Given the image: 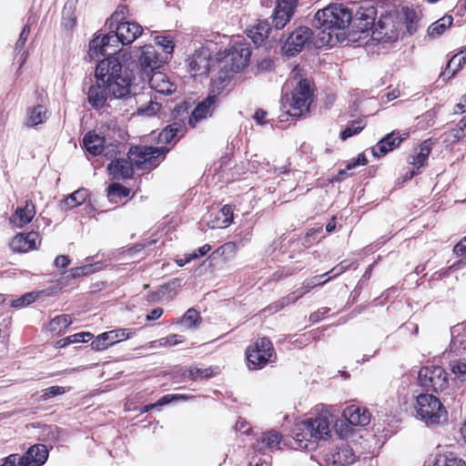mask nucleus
I'll use <instances>...</instances> for the list:
<instances>
[{"instance_id": "49530a36", "label": "nucleus", "mask_w": 466, "mask_h": 466, "mask_svg": "<svg viewBox=\"0 0 466 466\" xmlns=\"http://www.w3.org/2000/svg\"><path fill=\"white\" fill-rule=\"evenodd\" d=\"M182 337L177 334H172L165 338H161L157 340L151 341L149 343V348L155 347H171L176 346L183 341Z\"/></svg>"}, {"instance_id": "b1692460", "label": "nucleus", "mask_w": 466, "mask_h": 466, "mask_svg": "<svg viewBox=\"0 0 466 466\" xmlns=\"http://www.w3.org/2000/svg\"><path fill=\"white\" fill-rule=\"evenodd\" d=\"M406 137H401L399 132H391L381 138L375 147H372V153L375 157H381L388 152L398 147Z\"/></svg>"}, {"instance_id": "f3484780", "label": "nucleus", "mask_w": 466, "mask_h": 466, "mask_svg": "<svg viewBox=\"0 0 466 466\" xmlns=\"http://www.w3.org/2000/svg\"><path fill=\"white\" fill-rule=\"evenodd\" d=\"M115 99L125 98L132 93L131 78L127 72H121L105 84Z\"/></svg>"}, {"instance_id": "7ed1b4c3", "label": "nucleus", "mask_w": 466, "mask_h": 466, "mask_svg": "<svg viewBox=\"0 0 466 466\" xmlns=\"http://www.w3.org/2000/svg\"><path fill=\"white\" fill-rule=\"evenodd\" d=\"M352 20V11L342 4H332L319 10L314 16V26L323 30H329L328 35L336 29L346 28Z\"/></svg>"}, {"instance_id": "bb28decb", "label": "nucleus", "mask_w": 466, "mask_h": 466, "mask_svg": "<svg viewBox=\"0 0 466 466\" xmlns=\"http://www.w3.org/2000/svg\"><path fill=\"white\" fill-rule=\"evenodd\" d=\"M344 418L354 426H366L370 421V413L366 408L350 406L343 411Z\"/></svg>"}, {"instance_id": "0eeeda50", "label": "nucleus", "mask_w": 466, "mask_h": 466, "mask_svg": "<svg viewBox=\"0 0 466 466\" xmlns=\"http://www.w3.org/2000/svg\"><path fill=\"white\" fill-rule=\"evenodd\" d=\"M166 152L167 149L164 147L136 146L129 149L128 158L137 167L150 168L157 165Z\"/></svg>"}, {"instance_id": "c85d7f7f", "label": "nucleus", "mask_w": 466, "mask_h": 466, "mask_svg": "<svg viewBox=\"0 0 466 466\" xmlns=\"http://www.w3.org/2000/svg\"><path fill=\"white\" fill-rule=\"evenodd\" d=\"M132 164L134 163L129 158L128 160L120 158L111 162L108 165L107 169L110 175H112L116 179L128 178L134 172Z\"/></svg>"}, {"instance_id": "c03bdc74", "label": "nucleus", "mask_w": 466, "mask_h": 466, "mask_svg": "<svg viewBox=\"0 0 466 466\" xmlns=\"http://www.w3.org/2000/svg\"><path fill=\"white\" fill-rule=\"evenodd\" d=\"M365 127V123L362 119H358L350 122L346 128L340 133V138L346 140L347 138L358 134Z\"/></svg>"}, {"instance_id": "37998d69", "label": "nucleus", "mask_w": 466, "mask_h": 466, "mask_svg": "<svg viewBox=\"0 0 466 466\" xmlns=\"http://www.w3.org/2000/svg\"><path fill=\"white\" fill-rule=\"evenodd\" d=\"M181 130L182 127L178 123L169 125L160 132L159 140L164 143H170L177 137L178 132Z\"/></svg>"}, {"instance_id": "9b49d317", "label": "nucleus", "mask_w": 466, "mask_h": 466, "mask_svg": "<svg viewBox=\"0 0 466 466\" xmlns=\"http://www.w3.org/2000/svg\"><path fill=\"white\" fill-rule=\"evenodd\" d=\"M310 38L311 31L309 28L304 26L297 28L287 38L283 46L284 53L287 56H295L302 50Z\"/></svg>"}, {"instance_id": "a18cd8bd", "label": "nucleus", "mask_w": 466, "mask_h": 466, "mask_svg": "<svg viewBox=\"0 0 466 466\" xmlns=\"http://www.w3.org/2000/svg\"><path fill=\"white\" fill-rule=\"evenodd\" d=\"M157 98L155 97V100L153 101L152 98H150V101L147 105L139 106L137 109L138 115L152 116L157 113H160L162 105L161 103L157 102Z\"/></svg>"}, {"instance_id": "f257e3e1", "label": "nucleus", "mask_w": 466, "mask_h": 466, "mask_svg": "<svg viewBox=\"0 0 466 466\" xmlns=\"http://www.w3.org/2000/svg\"><path fill=\"white\" fill-rule=\"evenodd\" d=\"M111 31L102 37L94 38L89 44V56L94 59L99 55H116L117 44H132L143 33V27L137 22L125 21L110 28Z\"/></svg>"}, {"instance_id": "ddd939ff", "label": "nucleus", "mask_w": 466, "mask_h": 466, "mask_svg": "<svg viewBox=\"0 0 466 466\" xmlns=\"http://www.w3.org/2000/svg\"><path fill=\"white\" fill-rule=\"evenodd\" d=\"M297 4L298 0L277 1V5L271 16L272 24L276 29H282L290 21Z\"/></svg>"}, {"instance_id": "bf43d9fd", "label": "nucleus", "mask_w": 466, "mask_h": 466, "mask_svg": "<svg viewBox=\"0 0 466 466\" xmlns=\"http://www.w3.org/2000/svg\"><path fill=\"white\" fill-rule=\"evenodd\" d=\"M92 272V266L86 265L83 267H78L71 269V274L73 277H80L85 276Z\"/></svg>"}, {"instance_id": "cd10ccee", "label": "nucleus", "mask_w": 466, "mask_h": 466, "mask_svg": "<svg viewBox=\"0 0 466 466\" xmlns=\"http://www.w3.org/2000/svg\"><path fill=\"white\" fill-rule=\"evenodd\" d=\"M83 144L86 151H88L93 156H97L100 154H105L107 156L109 154V151H106L107 147L105 146V138L96 133H86L83 138Z\"/></svg>"}, {"instance_id": "5fc2aeb1", "label": "nucleus", "mask_w": 466, "mask_h": 466, "mask_svg": "<svg viewBox=\"0 0 466 466\" xmlns=\"http://www.w3.org/2000/svg\"><path fill=\"white\" fill-rule=\"evenodd\" d=\"M179 287L180 281L177 279H174L170 282L161 287L160 293L165 294L167 292H172V294L169 295V298L172 299L177 293V289H179Z\"/></svg>"}, {"instance_id": "20e7f679", "label": "nucleus", "mask_w": 466, "mask_h": 466, "mask_svg": "<svg viewBox=\"0 0 466 466\" xmlns=\"http://www.w3.org/2000/svg\"><path fill=\"white\" fill-rule=\"evenodd\" d=\"M416 413L428 426L440 425L448 420L445 407L431 394H420L417 397Z\"/></svg>"}, {"instance_id": "338daca9", "label": "nucleus", "mask_w": 466, "mask_h": 466, "mask_svg": "<svg viewBox=\"0 0 466 466\" xmlns=\"http://www.w3.org/2000/svg\"><path fill=\"white\" fill-rule=\"evenodd\" d=\"M249 34H250L249 36L251 37V39L254 42V44H256L258 46L260 45L267 38L264 35H257L256 31L254 29H251L249 31Z\"/></svg>"}, {"instance_id": "09e8293b", "label": "nucleus", "mask_w": 466, "mask_h": 466, "mask_svg": "<svg viewBox=\"0 0 466 466\" xmlns=\"http://www.w3.org/2000/svg\"><path fill=\"white\" fill-rule=\"evenodd\" d=\"M200 319L198 312L194 309H189L185 313L181 319V325L187 329H193L198 326V321Z\"/></svg>"}, {"instance_id": "ea45409f", "label": "nucleus", "mask_w": 466, "mask_h": 466, "mask_svg": "<svg viewBox=\"0 0 466 466\" xmlns=\"http://www.w3.org/2000/svg\"><path fill=\"white\" fill-rule=\"evenodd\" d=\"M72 317L67 314H63L55 317L48 324V329L51 332L61 333L70 324H72Z\"/></svg>"}, {"instance_id": "e433bc0d", "label": "nucleus", "mask_w": 466, "mask_h": 466, "mask_svg": "<svg viewBox=\"0 0 466 466\" xmlns=\"http://www.w3.org/2000/svg\"><path fill=\"white\" fill-rule=\"evenodd\" d=\"M466 137V116L462 117L454 128L445 133V141L455 144Z\"/></svg>"}, {"instance_id": "58836bf2", "label": "nucleus", "mask_w": 466, "mask_h": 466, "mask_svg": "<svg viewBox=\"0 0 466 466\" xmlns=\"http://www.w3.org/2000/svg\"><path fill=\"white\" fill-rule=\"evenodd\" d=\"M280 441L281 435L279 432L275 431L266 432L261 437V444L263 445L261 450H278L279 449Z\"/></svg>"}, {"instance_id": "f8f14e48", "label": "nucleus", "mask_w": 466, "mask_h": 466, "mask_svg": "<svg viewBox=\"0 0 466 466\" xmlns=\"http://www.w3.org/2000/svg\"><path fill=\"white\" fill-rule=\"evenodd\" d=\"M377 16V9L370 4H364L360 5L355 14L353 19L354 27L360 32H366L374 29L376 25L375 19Z\"/></svg>"}, {"instance_id": "9d476101", "label": "nucleus", "mask_w": 466, "mask_h": 466, "mask_svg": "<svg viewBox=\"0 0 466 466\" xmlns=\"http://www.w3.org/2000/svg\"><path fill=\"white\" fill-rule=\"evenodd\" d=\"M136 331L132 329H116L103 332L91 342V348L96 351L107 350L109 347L130 339Z\"/></svg>"}, {"instance_id": "4be33fe9", "label": "nucleus", "mask_w": 466, "mask_h": 466, "mask_svg": "<svg viewBox=\"0 0 466 466\" xmlns=\"http://www.w3.org/2000/svg\"><path fill=\"white\" fill-rule=\"evenodd\" d=\"M321 276H315L310 279H308L303 282L302 287L298 289L293 293L288 295L285 298H282L280 300L271 305L269 309H274L275 311L279 310L283 307L295 303L299 298L308 293L312 288L320 285L319 282H314V279H319Z\"/></svg>"}, {"instance_id": "c9c22d12", "label": "nucleus", "mask_w": 466, "mask_h": 466, "mask_svg": "<svg viewBox=\"0 0 466 466\" xmlns=\"http://www.w3.org/2000/svg\"><path fill=\"white\" fill-rule=\"evenodd\" d=\"M452 22L453 18L451 15H444L429 26V35L433 38L441 35L452 25Z\"/></svg>"}, {"instance_id": "774afa93", "label": "nucleus", "mask_w": 466, "mask_h": 466, "mask_svg": "<svg viewBox=\"0 0 466 466\" xmlns=\"http://www.w3.org/2000/svg\"><path fill=\"white\" fill-rule=\"evenodd\" d=\"M237 431H240L243 434H248L250 431V428L248 427L247 423L244 420H238L236 423Z\"/></svg>"}, {"instance_id": "423d86ee", "label": "nucleus", "mask_w": 466, "mask_h": 466, "mask_svg": "<svg viewBox=\"0 0 466 466\" xmlns=\"http://www.w3.org/2000/svg\"><path fill=\"white\" fill-rule=\"evenodd\" d=\"M419 383L427 390L442 392L448 388V373L440 366H428L420 370Z\"/></svg>"}, {"instance_id": "1a4fd4ad", "label": "nucleus", "mask_w": 466, "mask_h": 466, "mask_svg": "<svg viewBox=\"0 0 466 466\" xmlns=\"http://www.w3.org/2000/svg\"><path fill=\"white\" fill-rule=\"evenodd\" d=\"M250 55L247 45L237 44L228 50L220 63L227 71L238 72L248 66Z\"/></svg>"}, {"instance_id": "2eb2a0df", "label": "nucleus", "mask_w": 466, "mask_h": 466, "mask_svg": "<svg viewBox=\"0 0 466 466\" xmlns=\"http://www.w3.org/2000/svg\"><path fill=\"white\" fill-rule=\"evenodd\" d=\"M372 36L379 41L385 42H392L398 38V30L391 15H380L372 31Z\"/></svg>"}, {"instance_id": "603ef678", "label": "nucleus", "mask_w": 466, "mask_h": 466, "mask_svg": "<svg viewBox=\"0 0 466 466\" xmlns=\"http://www.w3.org/2000/svg\"><path fill=\"white\" fill-rule=\"evenodd\" d=\"M35 299V296L34 295V293H26L23 296H21L20 298L16 299H14L11 303V306L13 308H23V307H25V306H28L30 305L31 303H33Z\"/></svg>"}, {"instance_id": "6ab92c4d", "label": "nucleus", "mask_w": 466, "mask_h": 466, "mask_svg": "<svg viewBox=\"0 0 466 466\" xmlns=\"http://www.w3.org/2000/svg\"><path fill=\"white\" fill-rule=\"evenodd\" d=\"M209 51L206 48H201L188 57L187 63L189 71L194 76H202L206 75L209 70Z\"/></svg>"}, {"instance_id": "79ce46f5", "label": "nucleus", "mask_w": 466, "mask_h": 466, "mask_svg": "<svg viewBox=\"0 0 466 466\" xmlns=\"http://www.w3.org/2000/svg\"><path fill=\"white\" fill-rule=\"evenodd\" d=\"M88 194L85 188H79L65 199V204L69 208H76L85 202Z\"/></svg>"}, {"instance_id": "69168bd1", "label": "nucleus", "mask_w": 466, "mask_h": 466, "mask_svg": "<svg viewBox=\"0 0 466 466\" xmlns=\"http://www.w3.org/2000/svg\"><path fill=\"white\" fill-rule=\"evenodd\" d=\"M466 111V95L462 96L460 102L455 106V113H463Z\"/></svg>"}, {"instance_id": "39448f33", "label": "nucleus", "mask_w": 466, "mask_h": 466, "mask_svg": "<svg viewBox=\"0 0 466 466\" xmlns=\"http://www.w3.org/2000/svg\"><path fill=\"white\" fill-rule=\"evenodd\" d=\"M313 91L310 81L300 79L291 93V97H287L289 109L287 111L291 116L299 117L309 112L312 101Z\"/></svg>"}, {"instance_id": "dca6fc26", "label": "nucleus", "mask_w": 466, "mask_h": 466, "mask_svg": "<svg viewBox=\"0 0 466 466\" xmlns=\"http://www.w3.org/2000/svg\"><path fill=\"white\" fill-rule=\"evenodd\" d=\"M326 466H349L355 462L356 455L348 444L330 451L325 455Z\"/></svg>"}, {"instance_id": "de8ad7c7", "label": "nucleus", "mask_w": 466, "mask_h": 466, "mask_svg": "<svg viewBox=\"0 0 466 466\" xmlns=\"http://www.w3.org/2000/svg\"><path fill=\"white\" fill-rule=\"evenodd\" d=\"M93 338V334L90 332H79L57 342L59 348H63L71 343L85 342Z\"/></svg>"}, {"instance_id": "a211bd4d", "label": "nucleus", "mask_w": 466, "mask_h": 466, "mask_svg": "<svg viewBox=\"0 0 466 466\" xmlns=\"http://www.w3.org/2000/svg\"><path fill=\"white\" fill-rule=\"evenodd\" d=\"M115 99L111 93H108V89L106 85L101 82L96 85H92L87 92L88 103L96 109H99L106 106H110L109 102Z\"/></svg>"}, {"instance_id": "e2e57ef3", "label": "nucleus", "mask_w": 466, "mask_h": 466, "mask_svg": "<svg viewBox=\"0 0 466 466\" xmlns=\"http://www.w3.org/2000/svg\"><path fill=\"white\" fill-rule=\"evenodd\" d=\"M162 314L163 309L161 308L154 309L147 315V320L151 321L158 319Z\"/></svg>"}, {"instance_id": "680f3d73", "label": "nucleus", "mask_w": 466, "mask_h": 466, "mask_svg": "<svg viewBox=\"0 0 466 466\" xmlns=\"http://www.w3.org/2000/svg\"><path fill=\"white\" fill-rule=\"evenodd\" d=\"M266 116H267V112L262 110V109H258L254 116H253V118L255 119V121L259 124V125H262L266 122Z\"/></svg>"}, {"instance_id": "0e129e2a", "label": "nucleus", "mask_w": 466, "mask_h": 466, "mask_svg": "<svg viewBox=\"0 0 466 466\" xmlns=\"http://www.w3.org/2000/svg\"><path fill=\"white\" fill-rule=\"evenodd\" d=\"M19 457L16 454H11L5 458L4 463L1 466H18Z\"/></svg>"}, {"instance_id": "412c9836", "label": "nucleus", "mask_w": 466, "mask_h": 466, "mask_svg": "<svg viewBox=\"0 0 466 466\" xmlns=\"http://www.w3.org/2000/svg\"><path fill=\"white\" fill-rule=\"evenodd\" d=\"M48 458V451L43 444H36L28 449L25 455L19 458L21 466H41Z\"/></svg>"}, {"instance_id": "473e14b6", "label": "nucleus", "mask_w": 466, "mask_h": 466, "mask_svg": "<svg viewBox=\"0 0 466 466\" xmlns=\"http://www.w3.org/2000/svg\"><path fill=\"white\" fill-rule=\"evenodd\" d=\"M466 62V49L454 55L447 64L446 69L441 74L440 77L443 79L452 77L461 66Z\"/></svg>"}, {"instance_id": "5701e85b", "label": "nucleus", "mask_w": 466, "mask_h": 466, "mask_svg": "<svg viewBox=\"0 0 466 466\" xmlns=\"http://www.w3.org/2000/svg\"><path fill=\"white\" fill-rule=\"evenodd\" d=\"M35 216V207L31 200H26L23 207H17L10 218V222L16 228H23Z\"/></svg>"}, {"instance_id": "c756f323", "label": "nucleus", "mask_w": 466, "mask_h": 466, "mask_svg": "<svg viewBox=\"0 0 466 466\" xmlns=\"http://www.w3.org/2000/svg\"><path fill=\"white\" fill-rule=\"evenodd\" d=\"M149 86L157 93L168 95L174 92V85L167 79V76L159 71L153 72L149 78Z\"/></svg>"}, {"instance_id": "7c9ffc66", "label": "nucleus", "mask_w": 466, "mask_h": 466, "mask_svg": "<svg viewBox=\"0 0 466 466\" xmlns=\"http://www.w3.org/2000/svg\"><path fill=\"white\" fill-rule=\"evenodd\" d=\"M233 220V209L231 206L225 205L214 216V219L208 222L211 228H228Z\"/></svg>"}, {"instance_id": "6e6552de", "label": "nucleus", "mask_w": 466, "mask_h": 466, "mask_svg": "<svg viewBox=\"0 0 466 466\" xmlns=\"http://www.w3.org/2000/svg\"><path fill=\"white\" fill-rule=\"evenodd\" d=\"M274 349L271 341L267 338L258 339L250 345L246 351V357L249 369H261L268 362H271Z\"/></svg>"}, {"instance_id": "052dcab7", "label": "nucleus", "mask_w": 466, "mask_h": 466, "mask_svg": "<svg viewBox=\"0 0 466 466\" xmlns=\"http://www.w3.org/2000/svg\"><path fill=\"white\" fill-rule=\"evenodd\" d=\"M70 263V259L68 257L64 255H59L55 258L54 264L56 268H66Z\"/></svg>"}, {"instance_id": "13d9d810", "label": "nucleus", "mask_w": 466, "mask_h": 466, "mask_svg": "<svg viewBox=\"0 0 466 466\" xmlns=\"http://www.w3.org/2000/svg\"><path fill=\"white\" fill-rule=\"evenodd\" d=\"M254 30L256 31L257 35H261L266 37H268L271 27L269 26L268 22L262 21L258 24Z\"/></svg>"}, {"instance_id": "4d7b16f0", "label": "nucleus", "mask_w": 466, "mask_h": 466, "mask_svg": "<svg viewBox=\"0 0 466 466\" xmlns=\"http://www.w3.org/2000/svg\"><path fill=\"white\" fill-rule=\"evenodd\" d=\"M127 14V6H124V5L118 6V8L111 15L110 28H112V26L114 25V23H116V24L122 23L123 22L122 20L125 19Z\"/></svg>"}, {"instance_id": "f704fd0d", "label": "nucleus", "mask_w": 466, "mask_h": 466, "mask_svg": "<svg viewBox=\"0 0 466 466\" xmlns=\"http://www.w3.org/2000/svg\"><path fill=\"white\" fill-rule=\"evenodd\" d=\"M30 35V25L29 24L25 25L22 32L20 33L19 38L15 43V51L16 56H18V61L20 63V67L25 63L28 53L26 51H23L25 45L27 41V38Z\"/></svg>"}, {"instance_id": "3c124183", "label": "nucleus", "mask_w": 466, "mask_h": 466, "mask_svg": "<svg viewBox=\"0 0 466 466\" xmlns=\"http://www.w3.org/2000/svg\"><path fill=\"white\" fill-rule=\"evenodd\" d=\"M155 39H156L157 45L161 46L165 53L171 54L173 52L174 42L169 36L157 35V36H156Z\"/></svg>"}, {"instance_id": "a19ab883", "label": "nucleus", "mask_w": 466, "mask_h": 466, "mask_svg": "<svg viewBox=\"0 0 466 466\" xmlns=\"http://www.w3.org/2000/svg\"><path fill=\"white\" fill-rule=\"evenodd\" d=\"M129 189L117 183L111 184L107 187V197L109 201L117 203L119 199L127 197Z\"/></svg>"}, {"instance_id": "aec40b11", "label": "nucleus", "mask_w": 466, "mask_h": 466, "mask_svg": "<svg viewBox=\"0 0 466 466\" xmlns=\"http://www.w3.org/2000/svg\"><path fill=\"white\" fill-rule=\"evenodd\" d=\"M39 243V235L35 231L27 234L18 233L13 238L10 248L13 251L23 253L36 249Z\"/></svg>"}, {"instance_id": "8fccbe9b", "label": "nucleus", "mask_w": 466, "mask_h": 466, "mask_svg": "<svg viewBox=\"0 0 466 466\" xmlns=\"http://www.w3.org/2000/svg\"><path fill=\"white\" fill-rule=\"evenodd\" d=\"M451 370L460 381H466V363L454 361L450 364Z\"/></svg>"}, {"instance_id": "4468645a", "label": "nucleus", "mask_w": 466, "mask_h": 466, "mask_svg": "<svg viewBox=\"0 0 466 466\" xmlns=\"http://www.w3.org/2000/svg\"><path fill=\"white\" fill-rule=\"evenodd\" d=\"M106 56L107 57L101 60L96 68V78L98 83L101 82L103 85L122 72V66L118 58L112 55Z\"/></svg>"}, {"instance_id": "a878e982", "label": "nucleus", "mask_w": 466, "mask_h": 466, "mask_svg": "<svg viewBox=\"0 0 466 466\" xmlns=\"http://www.w3.org/2000/svg\"><path fill=\"white\" fill-rule=\"evenodd\" d=\"M216 96H209L195 107L188 119V123L191 127H194L197 122L211 116L216 107Z\"/></svg>"}, {"instance_id": "f03ea898", "label": "nucleus", "mask_w": 466, "mask_h": 466, "mask_svg": "<svg viewBox=\"0 0 466 466\" xmlns=\"http://www.w3.org/2000/svg\"><path fill=\"white\" fill-rule=\"evenodd\" d=\"M296 449L313 451L320 440L330 435V421L325 413L296 423L293 429Z\"/></svg>"}, {"instance_id": "864d4df0", "label": "nucleus", "mask_w": 466, "mask_h": 466, "mask_svg": "<svg viewBox=\"0 0 466 466\" xmlns=\"http://www.w3.org/2000/svg\"><path fill=\"white\" fill-rule=\"evenodd\" d=\"M66 393V390L64 387H60V386H51L47 389H45L43 390V393L41 395V400H46L50 398H53L55 396H57V395H62Z\"/></svg>"}, {"instance_id": "4c0bfd02", "label": "nucleus", "mask_w": 466, "mask_h": 466, "mask_svg": "<svg viewBox=\"0 0 466 466\" xmlns=\"http://www.w3.org/2000/svg\"><path fill=\"white\" fill-rule=\"evenodd\" d=\"M46 113L47 111L43 106H36L28 109L27 126L34 127L44 123L47 118Z\"/></svg>"}, {"instance_id": "72a5a7b5", "label": "nucleus", "mask_w": 466, "mask_h": 466, "mask_svg": "<svg viewBox=\"0 0 466 466\" xmlns=\"http://www.w3.org/2000/svg\"><path fill=\"white\" fill-rule=\"evenodd\" d=\"M451 350L460 351L466 350V327L455 326L451 329Z\"/></svg>"}, {"instance_id": "2f4dec72", "label": "nucleus", "mask_w": 466, "mask_h": 466, "mask_svg": "<svg viewBox=\"0 0 466 466\" xmlns=\"http://www.w3.org/2000/svg\"><path fill=\"white\" fill-rule=\"evenodd\" d=\"M431 150V143L430 140L423 141L419 148L414 149L415 155L409 161L415 168L419 169L425 166L428 157Z\"/></svg>"}, {"instance_id": "393cba45", "label": "nucleus", "mask_w": 466, "mask_h": 466, "mask_svg": "<svg viewBox=\"0 0 466 466\" xmlns=\"http://www.w3.org/2000/svg\"><path fill=\"white\" fill-rule=\"evenodd\" d=\"M139 64L147 75L149 72H153L156 68L159 67L161 61L158 59L153 46L146 45L141 47Z\"/></svg>"}, {"instance_id": "6e6d98bb", "label": "nucleus", "mask_w": 466, "mask_h": 466, "mask_svg": "<svg viewBox=\"0 0 466 466\" xmlns=\"http://www.w3.org/2000/svg\"><path fill=\"white\" fill-rule=\"evenodd\" d=\"M187 372V377L193 380H197L200 378H208L210 376V370L208 369L201 370L198 368H189Z\"/></svg>"}]
</instances>
